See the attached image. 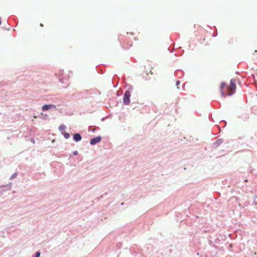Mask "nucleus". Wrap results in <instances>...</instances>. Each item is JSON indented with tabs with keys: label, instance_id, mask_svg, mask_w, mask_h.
<instances>
[{
	"label": "nucleus",
	"instance_id": "nucleus-1",
	"mask_svg": "<svg viewBox=\"0 0 257 257\" xmlns=\"http://www.w3.org/2000/svg\"><path fill=\"white\" fill-rule=\"evenodd\" d=\"M236 89L235 80L231 79L230 80V84L227 86L228 95H231L235 93Z\"/></svg>",
	"mask_w": 257,
	"mask_h": 257
},
{
	"label": "nucleus",
	"instance_id": "nucleus-2",
	"mask_svg": "<svg viewBox=\"0 0 257 257\" xmlns=\"http://www.w3.org/2000/svg\"><path fill=\"white\" fill-rule=\"evenodd\" d=\"M131 93L129 91H126L124 94L123 101L125 104L128 105L130 102Z\"/></svg>",
	"mask_w": 257,
	"mask_h": 257
},
{
	"label": "nucleus",
	"instance_id": "nucleus-3",
	"mask_svg": "<svg viewBox=\"0 0 257 257\" xmlns=\"http://www.w3.org/2000/svg\"><path fill=\"white\" fill-rule=\"evenodd\" d=\"M101 138L100 137H97L91 140L90 144L94 145L97 143H98L101 141Z\"/></svg>",
	"mask_w": 257,
	"mask_h": 257
},
{
	"label": "nucleus",
	"instance_id": "nucleus-4",
	"mask_svg": "<svg viewBox=\"0 0 257 257\" xmlns=\"http://www.w3.org/2000/svg\"><path fill=\"white\" fill-rule=\"evenodd\" d=\"M52 108H56V106L53 104H46L43 106L42 109L43 111H45Z\"/></svg>",
	"mask_w": 257,
	"mask_h": 257
},
{
	"label": "nucleus",
	"instance_id": "nucleus-5",
	"mask_svg": "<svg viewBox=\"0 0 257 257\" xmlns=\"http://www.w3.org/2000/svg\"><path fill=\"white\" fill-rule=\"evenodd\" d=\"M73 139L76 142H78L81 140L82 138L79 134L76 133L74 135Z\"/></svg>",
	"mask_w": 257,
	"mask_h": 257
},
{
	"label": "nucleus",
	"instance_id": "nucleus-6",
	"mask_svg": "<svg viewBox=\"0 0 257 257\" xmlns=\"http://www.w3.org/2000/svg\"><path fill=\"white\" fill-rule=\"evenodd\" d=\"M225 87H226V84L224 82L222 83L220 85V89H221V91H222L223 89ZM222 95L224 97L226 96L225 93L223 91H222Z\"/></svg>",
	"mask_w": 257,
	"mask_h": 257
},
{
	"label": "nucleus",
	"instance_id": "nucleus-7",
	"mask_svg": "<svg viewBox=\"0 0 257 257\" xmlns=\"http://www.w3.org/2000/svg\"><path fill=\"white\" fill-rule=\"evenodd\" d=\"M64 137H65V138L66 139H69L70 138V135L68 133H64Z\"/></svg>",
	"mask_w": 257,
	"mask_h": 257
},
{
	"label": "nucleus",
	"instance_id": "nucleus-8",
	"mask_svg": "<svg viewBox=\"0 0 257 257\" xmlns=\"http://www.w3.org/2000/svg\"><path fill=\"white\" fill-rule=\"evenodd\" d=\"M65 126L64 125H61L59 128L60 131H63L65 129Z\"/></svg>",
	"mask_w": 257,
	"mask_h": 257
},
{
	"label": "nucleus",
	"instance_id": "nucleus-9",
	"mask_svg": "<svg viewBox=\"0 0 257 257\" xmlns=\"http://www.w3.org/2000/svg\"><path fill=\"white\" fill-rule=\"evenodd\" d=\"M180 84V81L177 80V81H176V86H177L178 88H179V87H178V86L179 85V84Z\"/></svg>",
	"mask_w": 257,
	"mask_h": 257
},
{
	"label": "nucleus",
	"instance_id": "nucleus-10",
	"mask_svg": "<svg viewBox=\"0 0 257 257\" xmlns=\"http://www.w3.org/2000/svg\"><path fill=\"white\" fill-rule=\"evenodd\" d=\"M40 255V252H37L36 253L35 257H39Z\"/></svg>",
	"mask_w": 257,
	"mask_h": 257
},
{
	"label": "nucleus",
	"instance_id": "nucleus-11",
	"mask_svg": "<svg viewBox=\"0 0 257 257\" xmlns=\"http://www.w3.org/2000/svg\"><path fill=\"white\" fill-rule=\"evenodd\" d=\"M43 26H44V25H43V24H40V26H41V27H43Z\"/></svg>",
	"mask_w": 257,
	"mask_h": 257
}]
</instances>
